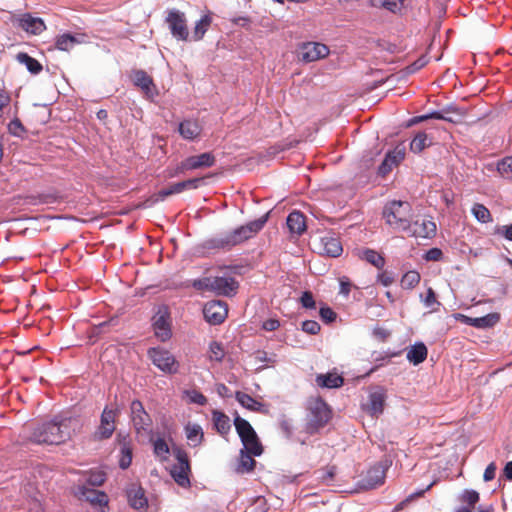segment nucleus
<instances>
[{
	"instance_id": "nucleus-19",
	"label": "nucleus",
	"mask_w": 512,
	"mask_h": 512,
	"mask_svg": "<svg viewBox=\"0 0 512 512\" xmlns=\"http://www.w3.org/2000/svg\"><path fill=\"white\" fill-rule=\"evenodd\" d=\"M133 82L136 86L141 88L145 95L153 99L157 96V90L153 83L152 78L143 70H137L133 73Z\"/></svg>"
},
{
	"instance_id": "nucleus-3",
	"label": "nucleus",
	"mask_w": 512,
	"mask_h": 512,
	"mask_svg": "<svg viewBox=\"0 0 512 512\" xmlns=\"http://www.w3.org/2000/svg\"><path fill=\"white\" fill-rule=\"evenodd\" d=\"M411 207L405 201H392L383 210V217L386 223L397 231H405L411 220Z\"/></svg>"
},
{
	"instance_id": "nucleus-41",
	"label": "nucleus",
	"mask_w": 512,
	"mask_h": 512,
	"mask_svg": "<svg viewBox=\"0 0 512 512\" xmlns=\"http://www.w3.org/2000/svg\"><path fill=\"white\" fill-rule=\"evenodd\" d=\"M420 282V274L417 271L406 272L401 279V286L405 289H412Z\"/></svg>"
},
{
	"instance_id": "nucleus-43",
	"label": "nucleus",
	"mask_w": 512,
	"mask_h": 512,
	"mask_svg": "<svg viewBox=\"0 0 512 512\" xmlns=\"http://www.w3.org/2000/svg\"><path fill=\"white\" fill-rule=\"evenodd\" d=\"M132 462V449L129 445L123 444L120 450L119 466L127 469Z\"/></svg>"
},
{
	"instance_id": "nucleus-32",
	"label": "nucleus",
	"mask_w": 512,
	"mask_h": 512,
	"mask_svg": "<svg viewBox=\"0 0 512 512\" xmlns=\"http://www.w3.org/2000/svg\"><path fill=\"white\" fill-rule=\"evenodd\" d=\"M186 438L189 442V445L196 447L198 446L203 439V431L200 425L195 423H188L185 426Z\"/></svg>"
},
{
	"instance_id": "nucleus-56",
	"label": "nucleus",
	"mask_w": 512,
	"mask_h": 512,
	"mask_svg": "<svg viewBox=\"0 0 512 512\" xmlns=\"http://www.w3.org/2000/svg\"><path fill=\"white\" fill-rule=\"evenodd\" d=\"M10 94L4 89H0V118L4 114V109L10 104Z\"/></svg>"
},
{
	"instance_id": "nucleus-30",
	"label": "nucleus",
	"mask_w": 512,
	"mask_h": 512,
	"mask_svg": "<svg viewBox=\"0 0 512 512\" xmlns=\"http://www.w3.org/2000/svg\"><path fill=\"white\" fill-rule=\"evenodd\" d=\"M427 347L424 343H416L407 351V359L414 365H418L425 361L427 358Z\"/></svg>"
},
{
	"instance_id": "nucleus-38",
	"label": "nucleus",
	"mask_w": 512,
	"mask_h": 512,
	"mask_svg": "<svg viewBox=\"0 0 512 512\" xmlns=\"http://www.w3.org/2000/svg\"><path fill=\"white\" fill-rule=\"evenodd\" d=\"M432 144V139L428 138L425 132H419L410 143V150L414 153L422 152L426 147Z\"/></svg>"
},
{
	"instance_id": "nucleus-8",
	"label": "nucleus",
	"mask_w": 512,
	"mask_h": 512,
	"mask_svg": "<svg viewBox=\"0 0 512 512\" xmlns=\"http://www.w3.org/2000/svg\"><path fill=\"white\" fill-rule=\"evenodd\" d=\"M119 408L115 406H106L100 417V424L94 432L96 440L109 439L116 429V418L119 414Z\"/></svg>"
},
{
	"instance_id": "nucleus-16",
	"label": "nucleus",
	"mask_w": 512,
	"mask_h": 512,
	"mask_svg": "<svg viewBox=\"0 0 512 512\" xmlns=\"http://www.w3.org/2000/svg\"><path fill=\"white\" fill-rule=\"evenodd\" d=\"M153 328L156 337L161 341H166L171 337V327L169 315L165 309H161L153 318Z\"/></svg>"
},
{
	"instance_id": "nucleus-36",
	"label": "nucleus",
	"mask_w": 512,
	"mask_h": 512,
	"mask_svg": "<svg viewBox=\"0 0 512 512\" xmlns=\"http://www.w3.org/2000/svg\"><path fill=\"white\" fill-rule=\"evenodd\" d=\"M374 7H382L392 13H401L404 8V0H371Z\"/></svg>"
},
{
	"instance_id": "nucleus-58",
	"label": "nucleus",
	"mask_w": 512,
	"mask_h": 512,
	"mask_svg": "<svg viewBox=\"0 0 512 512\" xmlns=\"http://www.w3.org/2000/svg\"><path fill=\"white\" fill-rule=\"evenodd\" d=\"M378 282H380L383 286H390L394 282V277L391 273L387 271H382L377 276Z\"/></svg>"
},
{
	"instance_id": "nucleus-11",
	"label": "nucleus",
	"mask_w": 512,
	"mask_h": 512,
	"mask_svg": "<svg viewBox=\"0 0 512 512\" xmlns=\"http://www.w3.org/2000/svg\"><path fill=\"white\" fill-rule=\"evenodd\" d=\"M316 248L320 254L329 257H339L343 252L342 244L338 237L333 234H326L320 237Z\"/></svg>"
},
{
	"instance_id": "nucleus-47",
	"label": "nucleus",
	"mask_w": 512,
	"mask_h": 512,
	"mask_svg": "<svg viewBox=\"0 0 512 512\" xmlns=\"http://www.w3.org/2000/svg\"><path fill=\"white\" fill-rule=\"evenodd\" d=\"M209 358L212 361H221L224 358V348L220 342H213L210 345Z\"/></svg>"
},
{
	"instance_id": "nucleus-2",
	"label": "nucleus",
	"mask_w": 512,
	"mask_h": 512,
	"mask_svg": "<svg viewBox=\"0 0 512 512\" xmlns=\"http://www.w3.org/2000/svg\"><path fill=\"white\" fill-rule=\"evenodd\" d=\"M332 412L321 398H312L308 401L305 431L313 435L327 425Z\"/></svg>"
},
{
	"instance_id": "nucleus-40",
	"label": "nucleus",
	"mask_w": 512,
	"mask_h": 512,
	"mask_svg": "<svg viewBox=\"0 0 512 512\" xmlns=\"http://www.w3.org/2000/svg\"><path fill=\"white\" fill-rule=\"evenodd\" d=\"M472 213L479 222L488 223L492 221L490 211L482 204H474Z\"/></svg>"
},
{
	"instance_id": "nucleus-61",
	"label": "nucleus",
	"mask_w": 512,
	"mask_h": 512,
	"mask_svg": "<svg viewBox=\"0 0 512 512\" xmlns=\"http://www.w3.org/2000/svg\"><path fill=\"white\" fill-rule=\"evenodd\" d=\"M280 326V323L277 319H268L266 321L263 322V329L266 330V331H274L276 329H278Z\"/></svg>"
},
{
	"instance_id": "nucleus-12",
	"label": "nucleus",
	"mask_w": 512,
	"mask_h": 512,
	"mask_svg": "<svg viewBox=\"0 0 512 512\" xmlns=\"http://www.w3.org/2000/svg\"><path fill=\"white\" fill-rule=\"evenodd\" d=\"M167 23L171 30L172 35L179 40L188 39V30L186 26L185 16L183 13L172 10L167 17Z\"/></svg>"
},
{
	"instance_id": "nucleus-26",
	"label": "nucleus",
	"mask_w": 512,
	"mask_h": 512,
	"mask_svg": "<svg viewBox=\"0 0 512 512\" xmlns=\"http://www.w3.org/2000/svg\"><path fill=\"white\" fill-rule=\"evenodd\" d=\"M19 26L31 34H40L45 29V24L42 19L32 17L29 14L23 15L19 19Z\"/></svg>"
},
{
	"instance_id": "nucleus-21",
	"label": "nucleus",
	"mask_w": 512,
	"mask_h": 512,
	"mask_svg": "<svg viewBox=\"0 0 512 512\" xmlns=\"http://www.w3.org/2000/svg\"><path fill=\"white\" fill-rule=\"evenodd\" d=\"M194 287L214 291L220 295L224 291V277L221 275H209L195 281Z\"/></svg>"
},
{
	"instance_id": "nucleus-23",
	"label": "nucleus",
	"mask_w": 512,
	"mask_h": 512,
	"mask_svg": "<svg viewBox=\"0 0 512 512\" xmlns=\"http://www.w3.org/2000/svg\"><path fill=\"white\" fill-rule=\"evenodd\" d=\"M79 496L86 501L90 502L93 505H98L100 507L107 506L108 504V496L106 493L94 489H88L86 487L79 488L78 492Z\"/></svg>"
},
{
	"instance_id": "nucleus-14",
	"label": "nucleus",
	"mask_w": 512,
	"mask_h": 512,
	"mask_svg": "<svg viewBox=\"0 0 512 512\" xmlns=\"http://www.w3.org/2000/svg\"><path fill=\"white\" fill-rule=\"evenodd\" d=\"M387 466L377 463L372 466L362 479V487L365 489H374L382 485L385 481Z\"/></svg>"
},
{
	"instance_id": "nucleus-20",
	"label": "nucleus",
	"mask_w": 512,
	"mask_h": 512,
	"mask_svg": "<svg viewBox=\"0 0 512 512\" xmlns=\"http://www.w3.org/2000/svg\"><path fill=\"white\" fill-rule=\"evenodd\" d=\"M130 409L133 424L138 431L149 426L150 417L139 400L132 401Z\"/></svg>"
},
{
	"instance_id": "nucleus-60",
	"label": "nucleus",
	"mask_w": 512,
	"mask_h": 512,
	"mask_svg": "<svg viewBox=\"0 0 512 512\" xmlns=\"http://www.w3.org/2000/svg\"><path fill=\"white\" fill-rule=\"evenodd\" d=\"M224 415L221 412H214V424L219 433L224 432Z\"/></svg>"
},
{
	"instance_id": "nucleus-4",
	"label": "nucleus",
	"mask_w": 512,
	"mask_h": 512,
	"mask_svg": "<svg viewBox=\"0 0 512 512\" xmlns=\"http://www.w3.org/2000/svg\"><path fill=\"white\" fill-rule=\"evenodd\" d=\"M234 426L245 449L254 456H260L263 448L251 424L237 415L234 419Z\"/></svg>"
},
{
	"instance_id": "nucleus-9",
	"label": "nucleus",
	"mask_w": 512,
	"mask_h": 512,
	"mask_svg": "<svg viewBox=\"0 0 512 512\" xmlns=\"http://www.w3.org/2000/svg\"><path fill=\"white\" fill-rule=\"evenodd\" d=\"M436 224L427 218L409 222L408 228L404 231L410 237L431 238L436 234Z\"/></svg>"
},
{
	"instance_id": "nucleus-29",
	"label": "nucleus",
	"mask_w": 512,
	"mask_h": 512,
	"mask_svg": "<svg viewBox=\"0 0 512 512\" xmlns=\"http://www.w3.org/2000/svg\"><path fill=\"white\" fill-rule=\"evenodd\" d=\"M179 133L184 139L193 140L201 133V127L197 121L185 120L179 124Z\"/></svg>"
},
{
	"instance_id": "nucleus-59",
	"label": "nucleus",
	"mask_w": 512,
	"mask_h": 512,
	"mask_svg": "<svg viewBox=\"0 0 512 512\" xmlns=\"http://www.w3.org/2000/svg\"><path fill=\"white\" fill-rule=\"evenodd\" d=\"M497 466L494 462H491L485 469L483 474L484 481L488 482L495 478Z\"/></svg>"
},
{
	"instance_id": "nucleus-33",
	"label": "nucleus",
	"mask_w": 512,
	"mask_h": 512,
	"mask_svg": "<svg viewBox=\"0 0 512 512\" xmlns=\"http://www.w3.org/2000/svg\"><path fill=\"white\" fill-rule=\"evenodd\" d=\"M238 267L226 266V297H232L237 293L239 281L232 274H240Z\"/></svg>"
},
{
	"instance_id": "nucleus-53",
	"label": "nucleus",
	"mask_w": 512,
	"mask_h": 512,
	"mask_svg": "<svg viewBox=\"0 0 512 512\" xmlns=\"http://www.w3.org/2000/svg\"><path fill=\"white\" fill-rule=\"evenodd\" d=\"M302 330L310 335H316L320 331V325L317 321L306 320L302 323Z\"/></svg>"
},
{
	"instance_id": "nucleus-50",
	"label": "nucleus",
	"mask_w": 512,
	"mask_h": 512,
	"mask_svg": "<svg viewBox=\"0 0 512 512\" xmlns=\"http://www.w3.org/2000/svg\"><path fill=\"white\" fill-rule=\"evenodd\" d=\"M423 303L427 308H431L432 311L437 310L441 305L436 299V294L432 288H428L426 296L423 298Z\"/></svg>"
},
{
	"instance_id": "nucleus-34",
	"label": "nucleus",
	"mask_w": 512,
	"mask_h": 512,
	"mask_svg": "<svg viewBox=\"0 0 512 512\" xmlns=\"http://www.w3.org/2000/svg\"><path fill=\"white\" fill-rule=\"evenodd\" d=\"M16 59L20 64L25 65L27 70L34 75L39 74L42 71V65L40 62L27 53H18L16 55Z\"/></svg>"
},
{
	"instance_id": "nucleus-6",
	"label": "nucleus",
	"mask_w": 512,
	"mask_h": 512,
	"mask_svg": "<svg viewBox=\"0 0 512 512\" xmlns=\"http://www.w3.org/2000/svg\"><path fill=\"white\" fill-rule=\"evenodd\" d=\"M152 363L163 373L175 374L179 370V363L174 355L160 347L150 348L147 352Z\"/></svg>"
},
{
	"instance_id": "nucleus-64",
	"label": "nucleus",
	"mask_w": 512,
	"mask_h": 512,
	"mask_svg": "<svg viewBox=\"0 0 512 512\" xmlns=\"http://www.w3.org/2000/svg\"><path fill=\"white\" fill-rule=\"evenodd\" d=\"M503 472L506 479L512 481V461L506 463Z\"/></svg>"
},
{
	"instance_id": "nucleus-24",
	"label": "nucleus",
	"mask_w": 512,
	"mask_h": 512,
	"mask_svg": "<svg viewBox=\"0 0 512 512\" xmlns=\"http://www.w3.org/2000/svg\"><path fill=\"white\" fill-rule=\"evenodd\" d=\"M287 227L292 234L302 235L306 231V221L303 213L292 211L286 220Z\"/></svg>"
},
{
	"instance_id": "nucleus-27",
	"label": "nucleus",
	"mask_w": 512,
	"mask_h": 512,
	"mask_svg": "<svg viewBox=\"0 0 512 512\" xmlns=\"http://www.w3.org/2000/svg\"><path fill=\"white\" fill-rule=\"evenodd\" d=\"M499 320H500V315L498 313H490V314H487L482 317H476V318L467 317L466 323L475 328L483 329V328L493 327L494 325H496L499 322Z\"/></svg>"
},
{
	"instance_id": "nucleus-22",
	"label": "nucleus",
	"mask_w": 512,
	"mask_h": 512,
	"mask_svg": "<svg viewBox=\"0 0 512 512\" xmlns=\"http://www.w3.org/2000/svg\"><path fill=\"white\" fill-rule=\"evenodd\" d=\"M253 454L249 453L245 447L240 451L239 458L236 460L233 465V470L236 474H245L251 472L256 464V461L253 459Z\"/></svg>"
},
{
	"instance_id": "nucleus-25",
	"label": "nucleus",
	"mask_w": 512,
	"mask_h": 512,
	"mask_svg": "<svg viewBox=\"0 0 512 512\" xmlns=\"http://www.w3.org/2000/svg\"><path fill=\"white\" fill-rule=\"evenodd\" d=\"M385 392L381 389L375 392H372L369 395V402L367 405V411L372 416H379L383 413L384 404H385Z\"/></svg>"
},
{
	"instance_id": "nucleus-45",
	"label": "nucleus",
	"mask_w": 512,
	"mask_h": 512,
	"mask_svg": "<svg viewBox=\"0 0 512 512\" xmlns=\"http://www.w3.org/2000/svg\"><path fill=\"white\" fill-rule=\"evenodd\" d=\"M210 25V18L208 16H203L197 23L193 33V40H199L203 37L207 28Z\"/></svg>"
},
{
	"instance_id": "nucleus-37",
	"label": "nucleus",
	"mask_w": 512,
	"mask_h": 512,
	"mask_svg": "<svg viewBox=\"0 0 512 512\" xmlns=\"http://www.w3.org/2000/svg\"><path fill=\"white\" fill-rule=\"evenodd\" d=\"M360 258L378 269H382L385 265L384 257L372 249H364L360 254Z\"/></svg>"
},
{
	"instance_id": "nucleus-15",
	"label": "nucleus",
	"mask_w": 512,
	"mask_h": 512,
	"mask_svg": "<svg viewBox=\"0 0 512 512\" xmlns=\"http://www.w3.org/2000/svg\"><path fill=\"white\" fill-rule=\"evenodd\" d=\"M329 54V48L322 43L308 42L301 47L300 56L304 62H313L325 58Z\"/></svg>"
},
{
	"instance_id": "nucleus-52",
	"label": "nucleus",
	"mask_w": 512,
	"mask_h": 512,
	"mask_svg": "<svg viewBox=\"0 0 512 512\" xmlns=\"http://www.w3.org/2000/svg\"><path fill=\"white\" fill-rule=\"evenodd\" d=\"M462 500L468 504V507L474 508L475 504L479 501V493L475 490H465Z\"/></svg>"
},
{
	"instance_id": "nucleus-13",
	"label": "nucleus",
	"mask_w": 512,
	"mask_h": 512,
	"mask_svg": "<svg viewBox=\"0 0 512 512\" xmlns=\"http://www.w3.org/2000/svg\"><path fill=\"white\" fill-rule=\"evenodd\" d=\"M214 163V157L210 153H203L197 156H190L183 160L177 167L175 174L184 173L185 171L198 169L201 167H210Z\"/></svg>"
},
{
	"instance_id": "nucleus-46",
	"label": "nucleus",
	"mask_w": 512,
	"mask_h": 512,
	"mask_svg": "<svg viewBox=\"0 0 512 512\" xmlns=\"http://www.w3.org/2000/svg\"><path fill=\"white\" fill-rule=\"evenodd\" d=\"M106 480V474L103 471H90L86 482L91 486H101Z\"/></svg>"
},
{
	"instance_id": "nucleus-31",
	"label": "nucleus",
	"mask_w": 512,
	"mask_h": 512,
	"mask_svg": "<svg viewBox=\"0 0 512 512\" xmlns=\"http://www.w3.org/2000/svg\"><path fill=\"white\" fill-rule=\"evenodd\" d=\"M342 376L337 373L319 374L316 377V383L320 387L325 388H338L343 385Z\"/></svg>"
},
{
	"instance_id": "nucleus-51",
	"label": "nucleus",
	"mask_w": 512,
	"mask_h": 512,
	"mask_svg": "<svg viewBox=\"0 0 512 512\" xmlns=\"http://www.w3.org/2000/svg\"><path fill=\"white\" fill-rule=\"evenodd\" d=\"M8 131L13 136L20 137L25 132V128L21 121L18 118H15L8 124Z\"/></svg>"
},
{
	"instance_id": "nucleus-10",
	"label": "nucleus",
	"mask_w": 512,
	"mask_h": 512,
	"mask_svg": "<svg viewBox=\"0 0 512 512\" xmlns=\"http://www.w3.org/2000/svg\"><path fill=\"white\" fill-rule=\"evenodd\" d=\"M201 181H202V179H200V178H194V179H189V180L175 183V184L169 186L168 188L160 190L157 194H155L153 196L152 201L153 202L163 201L168 196L182 193L185 190L196 189V188H198Z\"/></svg>"
},
{
	"instance_id": "nucleus-5",
	"label": "nucleus",
	"mask_w": 512,
	"mask_h": 512,
	"mask_svg": "<svg viewBox=\"0 0 512 512\" xmlns=\"http://www.w3.org/2000/svg\"><path fill=\"white\" fill-rule=\"evenodd\" d=\"M268 220V214L242 225L226 235V246H235L254 237L262 230Z\"/></svg>"
},
{
	"instance_id": "nucleus-49",
	"label": "nucleus",
	"mask_w": 512,
	"mask_h": 512,
	"mask_svg": "<svg viewBox=\"0 0 512 512\" xmlns=\"http://www.w3.org/2000/svg\"><path fill=\"white\" fill-rule=\"evenodd\" d=\"M184 396L189 403L203 405L206 402L205 396L197 390H187Z\"/></svg>"
},
{
	"instance_id": "nucleus-54",
	"label": "nucleus",
	"mask_w": 512,
	"mask_h": 512,
	"mask_svg": "<svg viewBox=\"0 0 512 512\" xmlns=\"http://www.w3.org/2000/svg\"><path fill=\"white\" fill-rule=\"evenodd\" d=\"M300 302L303 307L307 309H314L316 307V302L314 300L313 294L310 291L303 292Z\"/></svg>"
},
{
	"instance_id": "nucleus-62",
	"label": "nucleus",
	"mask_w": 512,
	"mask_h": 512,
	"mask_svg": "<svg viewBox=\"0 0 512 512\" xmlns=\"http://www.w3.org/2000/svg\"><path fill=\"white\" fill-rule=\"evenodd\" d=\"M351 290V283L347 278H342L340 280V294L344 296H348Z\"/></svg>"
},
{
	"instance_id": "nucleus-44",
	"label": "nucleus",
	"mask_w": 512,
	"mask_h": 512,
	"mask_svg": "<svg viewBox=\"0 0 512 512\" xmlns=\"http://www.w3.org/2000/svg\"><path fill=\"white\" fill-rule=\"evenodd\" d=\"M255 360L257 362L265 363L264 365H261L257 368L259 370L264 369L269 365L273 366L277 362L275 354H268L265 351H257L255 354Z\"/></svg>"
},
{
	"instance_id": "nucleus-7",
	"label": "nucleus",
	"mask_w": 512,
	"mask_h": 512,
	"mask_svg": "<svg viewBox=\"0 0 512 512\" xmlns=\"http://www.w3.org/2000/svg\"><path fill=\"white\" fill-rule=\"evenodd\" d=\"M176 463L172 466L170 474L174 481L183 488H188L191 485L190 474L191 468L188 460V455L185 451L177 449L175 452Z\"/></svg>"
},
{
	"instance_id": "nucleus-48",
	"label": "nucleus",
	"mask_w": 512,
	"mask_h": 512,
	"mask_svg": "<svg viewBox=\"0 0 512 512\" xmlns=\"http://www.w3.org/2000/svg\"><path fill=\"white\" fill-rule=\"evenodd\" d=\"M498 172L504 177H512V157H506L497 164Z\"/></svg>"
},
{
	"instance_id": "nucleus-63",
	"label": "nucleus",
	"mask_w": 512,
	"mask_h": 512,
	"mask_svg": "<svg viewBox=\"0 0 512 512\" xmlns=\"http://www.w3.org/2000/svg\"><path fill=\"white\" fill-rule=\"evenodd\" d=\"M373 335L381 340H385L389 335V331L382 327H376L373 330Z\"/></svg>"
},
{
	"instance_id": "nucleus-28",
	"label": "nucleus",
	"mask_w": 512,
	"mask_h": 512,
	"mask_svg": "<svg viewBox=\"0 0 512 512\" xmlns=\"http://www.w3.org/2000/svg\"><path fill=\"white\" fill-rule=\"evenodd\" d=\"M128 501L131 507L140 510L145 509L148 505L147 498L145 497L144 490L141 487H132L129 489Z\"/></svg>"
},
{
	"instance_id": "nucleus-17",
	"label": "nucleus",
	"mask_w": 512,
	"mask_h": 512,
	"mask_svg": "<svg viewBox=\"0 0 512 512\" xmlns=\"http://www.w3.org/2000/svg\"><path fill=\"white\" fill-rule=\"evenodd\" d=\"M205 320L211 325H219L224 322V305L221 300H213L203 307Z\"/></svg>"
},
{
	"instance_id": "nucleus-1",
	"label": "nucleus",
	"mask_w": 512,
	"mask_h": 512,
	"mask_svg": "<svg viewBox=\"0 0 512 512\" xmlns=\"http://www.w3.org/2000/svg\"><path fill=\"white\" fill-rule=\"evenodd\" d=\"M75 423L72 418H55L38 425L29 438L36 444L59 445L70 439Z\"/></svg>"
},
{
	"instance_id": "nucleus-42",
	"label": "nucleus",
	"mask_w": 512,
	"mask_h": 512,
	"mask_svg": "<svg viewBox=\"0 0 512 512\" xmlns=\"http://www.w3.org/2000/svg\"><path fill=\"white\" fill-rule=\"evenodd\" d=\"M76 43H78V41L74 36L64 34L57 38L56 47L62 51H69Z\"/></svg>"
},
{
	"instance_id": "nucleus-18",
	"label": "nucleus",
	"mask_w": 512,
	"mask_h": 512,
	"mask_svg": "<svg viewBox=\"0 0 512 512\" xmlns=\"http://www.w3.org/2000/svg\"><path fill=\"white\" fill-rule=\"evenodd\" d=\"M405 158V149L397 146L388 152L378 168V173L382 176L388 174L393 167L397 166Z\"/></svg>"
},
{
	"instance_id": "nucleus-57",
	"label": "nucleus",
	"mask_w": 512,
	"mask_h": 512,
	"mask_svg": "<svg viewBox=\"0 0 512 512\" xmlns=\"http://www.w3.org/2000/svg\"><path fill=\"white\" fill-rule=\"evenodd\" d=\"M443 257V252L439 248H431L425 254L427 261H440Z\"/></svg>"
},
{
	"instance_id": "nucleus-39",
	"label": "nucleus",
	"mask_w": 512,
	"mask_h": 512,
	"mask_svg": "<svg viewBox=\"0 0 512 512\" xmlns=\"http://www.w3.org/2000/svg\"><path fill=\"white\" fill-rule=\"evenodd\" d=\"M154 454L160 461L168 459L170 450L167 442L162 438H157L153 441Z\"/></svg>"
},
{
	"instance_id": "nucleus-55",
	"label": "nucleus",
	"mask_w": 512,
	"mask_h": 512,
	"mask_svg": "<svg viewBox=\"0 0 512 512\" xmlns=\"http://www.w3.org/2000/svg\"><path fill=\"white\" fill-rule=\"evenodd\" d=\"M319 314L321 319L327 323L333 322L336 319V313L329 307H321Z\"/></svg>"
},
{
	"instance_id": "nucleus-35",
	"label": "nucleus",
	"mask_w": 512,
	"mask_h": 512,
	"mask_svg": "<svg viewBox=\"0 0 512 512\" xmlns=\"http://www.w3.org/2000/svg\"><path fill=\"white\" fill-rule=\"evenodd\" d=\"M235 398L242 407L251 411H262L264 407L261 402H258L253 397L244 392H236Z\"/></svg>"
}]
</instances>
